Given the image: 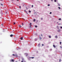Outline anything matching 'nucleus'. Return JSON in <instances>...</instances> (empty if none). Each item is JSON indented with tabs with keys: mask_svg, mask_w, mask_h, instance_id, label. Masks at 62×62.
Segmentation results:
<instances>
[{
	"mask_svg": "<svg viewBox=\"0 0 62 62\" xmlns=\"http://www.w3.org/2000/svg\"><path fill=\"white\" fill-rule=\"evenodd\" d=\"M58 8H59V9H60L61 8H60V7H58Z\"/></svg>",
	"mask_w": 62,
	"mask_h": 62,
	"instance_id": "f3484780",
	"label": "nucleus"
},
{
	"mask_svg": "<svg viewBox=\"0 0 62 62\" xmlns=\"http://www.w3.org/2000/svg\"><path fill=\"white\" fill-rule=\"evenodd\" d=\"M13 36V35H12V34H11L10 35V36L11 37H12V36Z\"/></svg>",
	"mask_w": 62,
	"mask_h": 62,
	"instance_id": "20e7f679",
	"label": "nucleus"
},
{
	"mask_svg": "<svg viewBox=\"0 0 62 62\" xmlns=\"http://www.w3.org/2000/svg\"><path fill=\"white\" fill-rule=\"evenodd\" d=\"M55 37H57V36H56Z\"/></svg>",
	"mask_w": 62,
	"mask_h": 62,
	"instance_id": "5fc2aeb1",
	"label": "nucleus"
},
{
	"mask_svg": "<svg viewBox=\"0 0 62 62\" xmlns=\"http://www.w3.org/2000/svg\"><path fill=\"white\" fill-rule=\"evenodd\" d=\"M2 25H3V24H2Z\"/></svg>",
	"mask_w": 62,
	"mask_h": 62,
	"instance_id": "864d4df0",
	"label": "nucleus"
},
{
	"mask_svg": "<svg viewBox=\"0 0 62 62\" xmlns=\"http://www.w3.org/2000/svg\"><path fill=\"white\" fill-rule=\"evenodd\" d=\"M12 61V59H11V61Z\"/></svg>",
	"mask_w": 62,
	"mask_h": 62,
	"instance_id": "09e8293b",
	"label": "nucleus"
},
{
	"mask_svg": "<svg viewBox=\"0 0 62 62\" xmlns=\"http://www.w3.org/2000/svg\"><path fill=\"white\" fill-rule=\"evenodd\" d=\"M58 6H60V5L59 4H58Z\"/></svg>",
	"mask_w": 62,
	"mask_h": 62,
	"instance_id": "393cba45",
	"label": "nucleus"
},
{
	"mask_svg": "<svg viewBox=\"0 0 62 62\" xmlns=\"http://www.w3.org/2000/svg\"><path fill=\"white\" fill-rule=\"evenodd\" d=\"M58 23L57 22V23Z\"/></svg>",
	"mask_w": 62,
	"mask_h": 62,
	"instance_id": "603ef678",
	"label": "nucleus"
},
{
	"mask_svg": "<svg viewBox=\"0 0 62 62\" xmlns=\"http://www.w3.org/2000/svg\"><path fill=\"white\" fill-rule=\"evenodd\" d=\"M26 10H27V9H28V8H27V7H26Z\"/></svg>",
	"mask_w": 62,
	"mask_h": 62,
	"instance_id": "6ab92c4d",
	"label": "nucleus"
},
{
	"mask_svg": "<svg viewBox=\"0 0 62 62\" xmlns=\"http://www.w3.org/2000/svg\"><path fill=\"white\" fill-rule=\"evenodd\" d=\"M56 39H57V38H58V37H56Z\"/></svg>",
	"mask_w": 62,
	"mask_h": 62,
	"instance_id": "a18cd8bd",
	"label": "nucleus"
},
{
	"mask_svg": "<svg viewBox=\"0 0 62 62\" xmlns=\"http://www.w3.org/2000/svg\"><path fill=\"white\" fill-rule=\"evenodd\" d=\"M21 62H23V61H22Z\"/></svg>",
	"mask_w": 62,
	"mask_h": 62,
	"instance_id": "de8ad7c7",
	"label": "nucleus"
},
{
	"mask_svg": "<svg viewBox=\"0 0 62 62\" xmlns=\"http://www.w3.org/2000/svg\"><path fill=\"white\" fill-rule=\"evenodd\" d=\"M1 1H2V0H1Z\"/></svg>",
	"mask_w": 62,
	"mask_h": 62,
	"instance_id": "bf43d9fd",
	"label": "nucleus"
},
{
	"mask_svg": "<svg viewBox=\"0 0 62 62\" xmlns=\"http://www.w3.org/2000/svg\"><path fill=\"white\" fill-rule=\"evenodd\" d=\"M37 13H34V15H37Z\"/></svg>",
	"mask_w": 62,
	"mask_h": 62,
	"instance_id": "7ed1b4c3",
	"label": "nucleus"
},
{
	"mask_svg": "<svg viewBox=\"0 0 62 62\" xmlns=\"http://www.w3.org/2000/svg\"><path fill=\"white\" fill-rule=\"evenodd\" d=\"M35 41H36L37 40V39H35Z\"/></svg>",
	"mask_w": 62,
	"mask_h": 62,
	"instance_id": "a19ab883",
	"label": "nucleus"
},
{
	"mask_svg": "<svg viewBox=\"0 0 62 62\" xmlns=\"http://www.w3.org/2000/svg\"><path fill=\"white\" fill-rule=\"evenodd\" d=\"M15 23H14V24H15Z\"/></svg>",
	"mask_w": 62,
	"mask_h": 62,
	"instance_id": "e433bc0d",
	"label": "nucleus"
},
{
	"mask_svg": "<svg viewBox=\"0 0 62 62\" xmlns=\"http://www.w3.org/2000/svg\"><path fill=\"white\" fill-rule=\"evenodd\" d=\"M34 11H35V10H34Z\"/></svg>",
	"mask_w": 62,
	"mask_h": 62,
	"instance_id": "8fccbe9b",
	"label": "nucleus"
},
{
	"mask_svg": "<svg viewBox=\"0 0 62 62\" xmlns=\"http://www.w3.org/2000/svg\"><path fill=\"white\" fill-rule=\"evenodd\" d=\"M12 62H14V60H13V59H12Z\"/></svg>",
	"mask_w": 62,
	"mask_h": 62,
	"instance_id": "b1692460",
	"label": "nucleus"
},
{
	"mask_svg": "<svg viewBox=\"0 0 62 62\" xmlns=\"http://www.w3.org/2000/svg\"><path fill=\"white\" fill-rule=\"evenodd\" d=\"M29 12L30 13V12H31V11H29Z\"/></svg>",
	"mask_w": 62,
	"mask_h": 62,
	"instance_id": "a878e982",
	"label": "nucleus"
},
{
	"mask_svg": "<svg viewBox=\"0 0 62 62\" xmlns=\"http://www.w3.org/2000/svg\"><path fill=\"white\" fill-rule=\"evenodd\" d=\"M53 0H51V1H52V2H53Z\"/></svg>",
	"mask_w": 62,
	"mask_h": 62,
	"instance_id": "49530a36",
	"label": "nucleus"
},
{
	"mask_svg": "<svg viewBox=\"0 0 62 62\" xmlns=\"http://www.w3.org/2000/svg\"><path fill=\"white\" fill-rule=\"evenodd\" d=\"M22 26H23V25L24 24H23V23H22Z\"/></svg>",
	"mask_w": 62,
	"mask_h": 62,
	"instance_id": "ddd939ff",
	"label": "nucleus"
},
{
	"mask_svg": "<svg viewBox=\"0 0 62 62\" xmlns=\"http://www.w3.org/2000/svg\"><path fill=\"white\" fill-rule=\"evenodd\" d=\"M32 27V25H30V27Z\"/></svg>",
	"mask_w": 62,
	"mask_h": 62,
	"instance_id": "4c0bfd02",
	"label": "nucleus"
},
{
	"mask_svg": "<svg viewBox=\"0 0 62 62\" xmlns=\"http://www.w3.org/2000/svg\"><path fill=\"white\" fill-rule=\"evenodd\" d=\"M23 37H22L20 38V39H21V40H23Z\"/></svg>",
	"mask_w": 62,
	"mask_h": 62,
	"instance_id": "39448f33",
	"label": "nucleus"
},
{
	"mask_svg": "<svg viewBox=\"0 0 62 62\" xmlns=\"http://www.w3.org/2000/svg\"><path fill=\"white\" fill-rule=\"evenodd\" d=\"M43 19V18H41V20H42Z\"/></svg>",
	"mask_w": 62,
	"mask_h": 62,
	"instance_id": "72a5a7b5",
	"label": "nucleus"
},
{
	"mask_svg": "<svg viewBox=\"0 0 62 62\" xmlns=\"http://www.w3.org/2000/svg\"><path fill=\"white\" fill-rule=\"evenodd\" d=\"M52 14V12H50V14Z\"/></svg>",
	"mask_w": 62,
	"mask_h": 62,
	"instance_id": "c85d7f7f",
	"label": "nucleus"
},
{
	"mask_svg": "<svg viewBox=\"0 0 62 62\" xmlns=\"http://www.w3.org/2000/svg\"><path fill=\"white\" fill-rule=\"evenodd\" d=\"M18 26L19 27H20V28H21V27H22V26H21L19 25Z\"/></svg>",
	"mask_w": 62,
	"mask_h": 62,
	"instance_id": "1a4fd4ad",
	"label": "nucleus"
},
{
	"mask_svg": "<svg viewBox=\"0 0 62 62\" xmlns=\"http://www.w3.org/2000/svg\"><path fill=\"white\" fill-rule=\"evenodd\" d=\"M57 27L58 29H59V27L58 26H57Z\"/></svg>",
	"mask_w": 62,
	"mask_h": 62,
	"instance_id": "f8f14e48",
	"label": "nucleus"
},
{
	"mask_svg": "<svg viewBox=\"0 0 62 62\" xmlns=\"http://www.w3.org/2000/svg\"><path fill=\"white\" fill-rule=\"evenodd\" d=\"M49 38H51V36H50L49 35Z\"/></svg>",
	"mask_w": 62,
	"mask_h": 62,
	"instance_id": "9d476101",
	"label": "nucleus"
},
{
	"mask_svg": "<svg viewBox=\"0 0 62 62\" xmlns=\"http://www.w3.org/2000/svg\"><path fill=\"white\" fill-rule=\"evenodd\" d=\"M33 5H32V6H31V7L33 8Z\"/></svg>",
	"mask_w": 62,
	"mask_h": 62,
	"instance_id": "bb28decb",
	"label": "nucleus"
},
{
	"mask_svg": "<svg viewBox=\"0 0 62 62\" xmlns=\"http://www.w3.org/2000/svg\"><path fill=\"white\" fill-rule=\"evenodd\" d=\"M59 61L60 62H61V59H60L59 60Z\"/></svg>",
	"mask_w": 62,
	"mask_h": 62,
	"instance_id": "5701e85b",
	"label": "nucleus"
},
{
	"mask_svg": "<svg viewBox=\"0 0 62 62\" xmlns=\"http://www.w3.org/2000/svg\"><path fill=\"white\" fill-rule=\"evenodd\" d=\"M31 24H32V23H30V25H31Z\"/></svg>",
	"mask_w": 62,
	"mask_h": 62,
	"instance_id": "f704fd0d",
	"label": "nucleus"
},
{
	"mask_svg": "<svg viewBox=\"0 0 62 62\" xmlns=\"http://www.w3.org/2000/svg\"><path fill=\"white\" fill-rule=\"evenodd\" d=\"M24 11L26 13H27V14H28V13H27V12H26V10H24Z\"/></svg>",
	"mask_w": 62,
	"mask_h": 62,
	"instance_id": "0eeeda50",
	"label": "nucleus"
},
{
	"mask_svg": "<svg viewBox=\"0 0 62 62\" xmlns=\"http://www.w3.org/2000/svg\"><path fill=\"white\" fill-rule=\"evenodd\" d=\"M41 36L42 37V35L41 34Z\"/></svg>",
	"mask_w": 62,
	"mask_h": 62,
	"instance_id": "ea45409f",
	"label": "nucleus"
},
{
	"mask_svg": "<svg viewBox=\"0 0 62 62\" xmlns=\"http://www.w3.org/2000/svg\"><path fill=\"white\" fill-rule=\"evenodd\" d=\"M31 58H32V59H33V58H34V57H32Z\"/></svg>",
	"mask_w": 62,
	"mask_h": 62,
	"instance_id": "412c9836",
	"label": "nucleus"
},
{
	"mask_svg": "<svg viewBox=\"0 0 62 62\" xmlns=\"http://www.w3.org/2000/svg\"><path fill=\"white\" fill-rule=\"evenodd\" d=\"M35 35H37V34H36Z\"/></svg>",
	"mask_w": 62,
	"mask_h": 62,
	"instance_id": "13d9d810",
	"label": "nucleus"
},
{
	"mask_svg": "<svg viewBox=\"0 0 62 62\" xmlns=\"http://www.w3.org/2000/svg\"><path fill=\"white\" fill-rule=\"evenodd\" d=\"M19 8H21V6H19Z\"/></svg>",
	"mask_w": 62,
	"mask_h": 62,
	"instance_id": "c9c22d12",
	"label": "nucleus"
},
{
	"mask_svg": "<svg viewBox=\"0 0 62 62\" xmlns=\"http://www.w3.org/2000/svg\"><path fill=\"white\" fill-rule=\"evenodd\" d=\"M47 47H49V46H47Z\"/></svg>",
	"mask_w": 62,
	"mask_h": 62,
	"instance_id": "6e6d98bb",
	"label": "nucleus"
},
{
	"mask_svg": "<svg viewBox=\"0 0 62 62\" xmlns=\"http://www.w3.org/2000/svg\"><path fill=\"white\" fill-rule=\"evenodd\" d=\"M19 1V0H17V1Z\"/></svg>",
	"mask_w": 62,
	"mask_h": 62,
	"instance_id": "3c124183",
	"label": "nucleus"
},
{
	"mask_svg": "<svg viewBox=\"0 0 62 62\" xmlns=\"http://www.w3.org/2000/svg\"><path fill=\"white\" fill-rule=\"evenodd\" d=\"M61 18L59 19V20H60V21H61Z\"/></svg>",
	"mask_w": 62,
	"mask_h": 62,
	"instance_id": "9b49d317",
	"label": "nucleus"
},
{
	"mask_svg": "<svg viewBox=\"0 0 62 62\" xmlns=\"http://www.w3.org/2000/svg\"><path fill=\"white\" fill-rule=\"evenodd\" d=\"M40 39H42V38H41V37H40Z\"/></svg>",
	"mask_w": 62,
	"mask_h": 62,
	"instance_id": "473e14b6",
	"label": "nucleus"
},
{
	"mask_svg": "<svg viewBox=\"0 0 62 62\" xmlns=\"http://www.w3.org/2000/svg\"><path fill=\"white\" fill-rule=\"evenodd\" d=\"M15 56H16V57H18V55H17V54H16L15 55Z\"/></svg>",
	"mask_w": 62,
	"mask_h": 62,
	"instance_id": "6e6552de",
	"label": "nucleus"
},
{
	"mask_svg": "<svg viewBox=\"0 0 62 62\" xmlns=\"http://www.w3.org/2000/svg\"><path fill=\"white\" fill-rule=\"evenodd\" d=\"M12 1H13V0H12Z\"/></svg>",
	"mask_w": 62,
	"mask_h": 62,
	"instance_id": "052dcab7",
	"label": "nucleus"
},
{
	"mask_svg": "<svg viewBox=\"0 0 62 62\" xmlns=\"http://www.w3.org/2000/svg\"><path fill=\"white\" fill-rule=\"evenodd\" d=\"M0 4L2 6H3V4H2V3H1Z\"/></svg>",
	"mask_w": 62,
	"mask_h": 62,
	"instance_id": "4be33fe9",
	"label": "nucleus"
},
{
	"mask_svg": "<svg viewBox=\"0 0 62 62\" xmlns=\"http://www.w3.org/2000/svg\"><path fill=\"white\" fill-rule=\"evenodd\" d=\"M26 54V53H25V54Z\"/></svg>",
	"mask_w": 62,
	"mask_h": 62,
	"instance_id": "4d7b16f0",
	"label": "nucleus"
},
{
	"mask_svg": "<svg viewBox=\"0 0 62 62\" xmlns=\"http://www.w3.org/2000/svg\"><path fill=\"white\" fill-rule=\"evenodd\" d=\"M50 51H51L52 50V49H50Z\"/></svg>",
	"mask_w": 62,
	"mask_h": 62,
	"instance_id": "a211bd4d",
	"label": "nucleus"
},
{
	"mask_svg": "<svg viewBox=\"0 0 62 62\" xmlns=\"http://www.w3.org/2000/svg\"><path fill=\"white\" fill-rule=\"evenodd\" d=\"M48 6H50V4H48L47 5Z\"/></svg>",
	"mask_w": 62,
	"mask_h": 62,
	"instance_id": "cd10ccee",
	"label": "nucleus"
},
{
	"mask_svg": "<svg viewBox=\"0 0 62 62\" xmlns=\"http://www.w3.org/2000/svg\"><path fill=\"white\" fill-rule=\"evenodd\" d=\"M28 56V54L27 53H26V56Z\"/></svg>",
	"mask_w": 62,
	"mask_h": 62,
	"instance_id": "aec40b11",
	"label": "nucleus"
},
{
	"mask_svg": "<svg viewBox=\"0 0 62 62\" xmlns=\"http://www.w3.org/2000/svg\"><path fill=\"white\" fill-rule=\"evenodd\" d=\"M35 20H35V19H34V20H33V21L34 22H35Z\"/></svg>",
	"mask_w": 62,
	"mask_h": 62,
	"instance_id": "dca6fc26",
	"label": "nucleus"
},
{
	"mask_svg": "<svg viewBox=\"0 0 62 62\" xmlns=\"http://www.w3.org/2000/svg\"><path fill=\"white\" fill-rule=\"evenodd\" d=\"M6 14H7V12H6Z\"/></svg>",
	"mask_w": 62,
	"mask_h": 62,
	"instance_id": "c03bdc74",
	"label": "nucleus"
},
{
	"mask_svg": "<svg viewBox=\"0 0 62 62\" xmlns=\"http://www.w3.org/2000/svg\"><path fill=\"white\" fill-rule=\"evenodd\" d=\"M53 47H54V48H56V46H55V45H53Z\"/></svg>",
	"mask_w": 62,
	"mask_h": 62,
	"instance_id": "423d86ee",
	"label": "nucleus"
},
{
	"mask_svg": "<svg viewBox=\"0 0 62 62\" xmlns=\"http://www.w3.org/2000/svg\"><path fill=\"white\" fill-rule=\"evenodd\" d=\"M42 46H44V45L43 44H42Z\"/></svg>",
	"mask_w": 62,
	"mask_h": 62,
	"instance_id": "7c9ffc66",
	"label": "nucleus"
},
{
	"mask_svg": "<svg viewBox=\"0 0 62 62\" xmlns=\"http://www.w3.org/2000/svg\"><path fill=\"white\" fill-rule=\"evenodd\" d=\"M54 2H56V0H54Z\"/></svg>",
	"mask_w": 62,
	"mask_h": 62,
	"instance_id": "4468645a",
	"label": "nucleus"
},
{
	"mask_svg": "<svg viewBox=\"0 0 62 62\" xmlns=\"http://www.w3.org/2000/svg\"><path fill=\"white\" fill-rule=\"evenodd\" d=\"M60 44H61V42H60Z\"/></svg>",
	"mask_w": 62,
	"mask_h": 62,
	"instance_id": "c756f323",
	"label": "nucleus"
},
{
	"mask_svg": "<svg viewBox=\"0 0 62 62\" xmlns=\"http://www.w3.org/2000/svg\"><path fill=\"white\" fill-rule=\"evenodd\" d=\"M60 48H62V47H61V46H60Z\"/></svg>",
	"mask_w": 62,
	"mask_h": 62,
	"instance_id": "37998d69",
	"label": "nucleus"
},
{
	"mask_svg": "<svg viewBox=\"0 0 62 62\" xmlns=\"http://www.w3.org/2000/svg\"><path fill=\"white\" fill-rule=\"evenodd\" d=\"M35 27H38V26H35Z\"/></svg>",
	"mask_w": 62,
	"mask_h": 62,
	"instance_id": "2eb2a0df",
	"label": "nucleus"
},
{
	"mask_svg": "<svg viewBox=\"0 0 62 62\" xmlns=\"http://www.w3.org/2000/svg\"><path fill=\"white\" fill-rule=\"evenodd\" d=\"M61 29L62 28V26H61Z\"/></svg>",
	"mask_w": 62,
	"mask_h": 62,
	"instance_id": "58836bf2",
	"label": "nucleus"
},
{
	"mask_svg": "<svg viewBox=\"0 0 62 62\" xmlns=\"http://www.w3.org/2000/svg\"><path fill=\"white\" fill-rule=\"evenodd\" d=\"M38 47H39L40 46V44H39L38 45Z\"/></svg>",
	"mask_w": 62,
	"mask_h": 62,
	"instance_id": "f03ea898",
	"label": "nucleus"
},
{
	"mask_svg": "<svg viewBox=\"0 0 62 62\" xmlns=\"http://www.w3.org/2000/svg\"><path fill=\"white\" fill-rule=\"evenodd\" d=\"M60 30H57V32H60Z\"/></svg>",
	"mask_w": 62,
	"mask_h": 62,
	"instance_id": "f257e3e1",
	"label": "nucleus"
},
{
	"mask_svg": "<svg viewBox=\"0 0 62 62\" xmlns=\"http://www.w3.org/2000/svg\"><path fill=\"white\" fill-rule=\"evenodd\" d=\"M60 24H61V23H60V24L59 23V25H60Z\"/></svg>",
	"mask_w": 62,
	"mask_h": 62,
	"instance_id": "79ce46f5",
	"label": "nucleus"
},
{
	"mask_svg": "<svg viewBox=\"0 0 62 62\" xmlns=\"http://www.w3.org/2000/svg\"><path fill=\"white\" fill-rule=\"evenodd\" d=\"M12 55H13L14 56H15V54H13Z\"/></svg>",
	"mask_w": 62,
	"mask_h": 62,
	"instance_id": "2f4dec72",
	"label": "nucleus"
}]
</instances>
